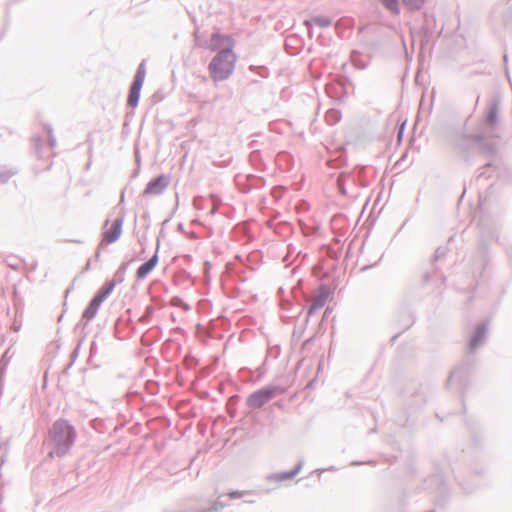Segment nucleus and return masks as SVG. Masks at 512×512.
Masks as SVG:
<instances>
[{"instance_id": "f257e3e1", "label": "nucleus", "mask_w": 512, "mask_h": 512, "mask_svg": "<svg viewBox=\"0 0 512 512\" xmlns=\"http://www.w3.org/2000/svg\"><path fill=\"white\" fill-rule=\"evenodd\" d=\"M237 56L233 51H219L208 65L211 79L215 82L229 78L236 65Z\"/></svg>"}, {"instance_id": "f03ea898", "label": "nucleus", "mask_w": 512, "mask_h": 512, "mask_svg": "<svg viewBox=\"0 0 512 512\" xmlns=\"http://www.w3.org/2000/svg\"><path fill=\"white\" fill-rule=\"evenodd\" d=\"M51 441L55 447L54 453L57 456H60L67 452L69 447L73 443L74 439V430L71 425H69L64 420H59L55 422L53 428L50 431ZM53 452L50 453L52 455Z\"/></svg>"}, {"instance_id": "7ed1b4c3", "label": "nucleus", "mask_w": 512, "mask_h": 512, "mask_svg": "<svg viewBox=\"0 0 512 512\" xmlns=\"http://www.w3.org/2000/svg\"><path fill=\"white\" fill-rule=\"evenodd\" d=\"M116 283L114 281L107 282L102 289L95 295V297L91 300L88 307L83 312V318L86 320L93 319L101 303L105 300V298L111 294L113 289L115 288Z\"/></svg>"}, {"instance_id": "20e7f679", "label": "nucleus", "mask_w": 512, "mask_h": 512, "mask_svg": "<svg viewBox=\"0 0 512 512\" xmlns=\"http://www.w3.org/2000/svg\"><path fill=\"white\" fill-rule=\"evenodd\" d=\"M145 77H146L145 65H144V63H141L138 67L134 82L130 88V92H129V96H128L127 103L132 108H135L138 104L139 97H140V91L142 89Z\"/></svg>"}, {"instance_id": "39448f33", "label": "nucleus", "mask_w": 512, "mask_h": 512, "mask_svg": "<svg viewBox=\"0 0 512 512\" xmlns=\"http://www.w3.org/2000/svg\"><path fill=\"white\" fill-rule=\"evenodd\" d=\"M235 45L234 39L226 34L215 32L211 35L209 49L212 51H233Z\"/></svg>"}, {"instance_id": "423d86ee", "label": "nucleus", "mask_w": 512, "mask_h": 512, "mask_svg": "<svg viewBox=\"0 0 512 512\" xmlns=\"http://www.w3.org/2000/svg\"><path fill=\"white\" fill-rule=\"evenodd\" d=\"M169 181H170V179L168 176L160 175L159 177L150 181L147 184V186L144 190V194L150 195V196L162 194L164 192V190L167 188Z\"/></svg>"}, {"instance_id": "0eeeda50", "label": "nucleus", "mask_w": 512, "mask_h": 512, "mask_svg": "<svg viewBox=\"0 0 512 512\" xmlns=\"http://www.w3.org/2000/svg\"><path fill=\"white\" fill-rule=\"evenodd\" d=\"M122 219L114 220L109 227H107L103 233V242L110 244L115 242L122 233Z\"/></svg>"}, {"instance_id": "6e6552de", "label": "nucleus", "mask_w": 512, "mask_h": 512, "mask_svg": "<svg viewBox=\"0 0 512 512\" xmlns=\"http://www.w3.org/2000/svg\"><path fill=\"white\" fill-rule=\"evenodd\" d=\"M274 396L270 389H265L252 394L249 398L250 406L259 408Z\"/></svg>"}, {"instance_id": "1a4fd4ad", "label": "nucleus", "mask_w": 512, "mask_h": 512, "mask_svg": "<svg viewBox=\"0 0 512 512\" xmlns=\"http://www.w3.org/2000/svg\"><path fill=\"white\" fill-rule=\"evenodd\" d=\"M157 263H158V257L155 254L149 261L142 264L137 269V277L138 278L146 277L154 269V267L157 265Z\"/></svg>"}, {"instance_id": "9d476101", "label": "nucleus", "mask_w": 512, "mask_h": 512, "mask_svg": "<svg viewBox=\"0 0 512 512\" xmlns=\"http://www.w3.org/2000/svg\"><path fill=\"white\" fill-rule=\"evenodd\" d=\"M382 3L392 13H394V14H398L399 13V7H398V1L397 0H382Z\"/></svg>"}, {"instance_id": "9b49d317", "label": "nucleus", "mask_w": 512, "mask_h": 512, "mask_svg": "<svg viewBox=\"0 0 512 512\" xmlns=\"http://www.w3.org/2000/svg\"><path fill=\"white\" fill-rule=\"evenodd\" d=\"M172 303H173L174 305H178V303H180V299L174 298V299L172 300Z\"/></svg>"}, {"instance_id": "f8f14e48", "label": "nucleus", "mask_w": 512, "mask_h": 512, "mask_svg": "<svg viewBox=\"0 0 512 512\" xmlns=\"http://www.w3.org/2000/svg\"><path fill=\"white\" fill-rule=\"evenodd\" d=\"M315 308H316V304H313V305L311 306V308H310V311H309V312L311 313V312H312V310H313V309H315Z\"/></svg>"}]
</instances>
